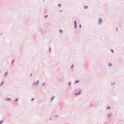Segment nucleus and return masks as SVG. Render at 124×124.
<instances>
[{
	"instance_id": "f257e3e1",
	"label": "nucleus",
	"mask_w": 124,
	"mask_h": 124,
	"mask_svg": "<svg viewBox=\"0 0 124 124\" xmlns=\"http://www.w3.org/2000/svg\"><path fill=\"white\" fill-rule=\"evenodd\" d=\"M102 19L101 18H100L99 19V21L100 23H101L102 22Z\"/></svg>"
},
{
	"instance_id": "5701e85b",
	"label": "nucleus",
	"mask_w": 124,
	"mask_h": 124,
	"mask_svg": "<svg viewBox=\"0 0 124 124\" xmlns=\"http://www.w3.org/2000/svg\"><path fill=\"white\" fill-rule=\"evenodd\" d=\"M49 49H50V50H51V49H50V48H49Z\"/></svg>"
},
{
	"instance_id": "6ab92c4d",
	"label": "nucleus",
	"mask_w": 124,
	"mask_h": 124,
	"mask_svg": "<svg viewBox=\"0 0 124 124\" xmlns=\"http://www.w3.org/2000/svg\"><path fill=\"white\" fill-rule=\"evenodd\" d=\"M73 65H72V67H72V68L73 67Z\"/></svg>"
},
{
	"instance_id": "1a4fd4ad",
	"label": "nucleus",
	"mask_w": 124,
	"mask_h": 124,
	"mask_svg": "<svg viewBox=\"0 0 124 124\" xmlns=\"http://www.w3.org/2000/svg\"><path fill=\"white\" fill-rule=\"evenodd\" d=\"M112 65L111 64H109V66H111Z\"/></svg>"
},
{
	"instance_id": "9d476101",
	"label": "nucleus",
	"mask_w": 124,
	"mask_h": 124,
	"mask_svg": "<svg viewBox=\"0 0 124 124\" xmlns=\"http://www.w3.org/2000/svg\"><path fill=\"white\" fill-rule=\"evenodd\" d=\"M3 121L2 120L0 122V124H1V123L3 122Z\"/></svg>"
},
{
	"instance_id": "f03ea898",
	"label": "nucleus",
	"mask_w": 124,
	"mask_h": 124,
	"mask_svg": "<svg viewBox=\"0 0 124 124\" xmlns=\"http://www.w3.org/2000/svg\"><path fill=\"white\" fill-rule=\"evenodd\" d=\"M81 93V92L80 91H79L78 93H76L75 94V95H79Z\"/></svg>"
},
{
	"instance_id": "0eeeda50",
	"label": "nucleus",
	"mask_w": 124,
	"mask_h": 124,
	"mask_svg": "<svg viewBox=\"0 0 124 124\" xmlns=\"http://www.w3.org/2000/svg\"><path fill=\"white\" fill-rule=\"evenodd\" d=\"M88 8V7L87 6H86L85 7V8Z\"/></svg>"
},
{
	"instance_id": "2eb2a0df",
	"label": "nucleus",
	"mask_w": 124,
	"mask_h": 124,
	"mask_svg": "<svg viewBox=\"0 0 124 124\" xmlns=\"http://www.w3.org/2000/svg\"><path fill=\"white\" fill-rule=\"evenodd\" d=\"M60 31L61 32H62V31L61 30H60Z\"/></svg>"
},
{
	"instance_id": "6e6552de",
	"label": "nucleus",
	"mask_w": 124,
	"mask_h": 124,
	"mask_svg": "<svg viewBox=\"0 0 124 124\" xmlns=\"http://www.w3.org/2000/svg\"><path fill=\"white\" fill-rule=\"evenodd\" d=\"M36 83L35 82H34V83H33V84H34V85H36Z\"/></svg>"
},
{
	"instance_id": "f3484780",
	"label": "nucleus",
	"mask_w": 124,
	"mask_h": 124,
	"mask_svg": "<svg viewBox=\"0 0 124 124\" xmlns=\"http://www.w3.org/2000/svg\"><path fill=\"white\" fill-rule=\"evenodd\" d=\"M18 100V99H17L16 100V101H17Z\"/></svg>"
},
{
	"instance_id": "20e7f679",
	"label": "nucleus",
	"mask_w": 124,
	"mask_h": 124,
	"mask_svg": "<svg viewBox=\"0 0 124 124\" xmlns=\"http://www.w3.org/2000/svg\"><path fill=\"white\" fill-rule=\"evenodd\" d=\"M39 82V80H38L36 82V84H38Z\"/></svg>"
},
{
	"instance_id": "39448f33",
	"label": "nucleus",
	"mask_w": 124,
	"mask_h": 124,
	"mask_svg": "<svg viewBox=\"0 0 124 124\" xmlns=\"http://www.w3.org/2000/svg\"><path fill=\"white\" fill-rule=\"evenodd\" d=\"M55 98V96H53V97L52 98V100H53V99L54 98Z\"/></svg>"
},
{
	"instance_id": "4be33fe9",
	"label": "nucleus",
	"mask_w": 124,
	"mask_h": 124,
	"mask_svg": "<svg viewBox=\"0 0 124 124\" xmlns=\"http://www.w3.org/2000/svg\"><path fill=\"white\" fill-rule=\"evenodd\" d=\"M80 27H81V25H80Z\"/></svg>"
},
{
	"instance_id": "423d86ee",
	"label": "nucleus",
	"mask_w": 124,
	"mask_h": 124,
	"mask_svg": "<svg viewBox=\"0 0 124 124\" xmlns=\"http://www.w3.org/2000/svg\"><path fill=\"white\" fill-rule=\"evenodd\" d=\"M3 83H4V81H3L1 83V85H2V84H3Z\"/></svg>"
},
{
	"instance_id": "f8f14e48",
	"label": "nucleus",
	"mask_w": 124,
	"mask_h": 124,
	"mask_svg": "<svg viewBox=\"0 0 124 124\" xmlns=\"http://www.w3.org/2000/svg\"><path fill=\"white\" fill-rule=\"evenodd\" d=\"M74 23H75V25L76 24V23H77L76 22V21H75L74 22Z\"/></svg>"
},
{
	"instance_id": "a211bd4d",
	"label": "nucleus",
	"mask_w": 124,
	"mask_h": 124,
	"mask_svg": "<svg viewBox=\"0 0 124 124\" xmlns=\"http://www.w3.org/2000/svg\"><path fill=\"white\" fill-rule=\"evenodd\" d=\"M34 100V99L33 98V99H32L31 100H32V101H33Z\"/></svg>"
},
{
	"instance_id": "4468645a",
	"label": "nucleus",
	"mask_w": 124,
	"mask_h": 124,
	"mask_svg": "<svg viewBox=\"0 0 124 124\" xmlns=\"http://www.w3.org/2000/svg\"><path fill=\"white\" fill-rule=\"evenodd\" d=\"M75 28H76L77 27V25L76 24H75Z\"/></svg>"
},
{
	"instance_id": "aec40b11",
	"label": "nucleus",
	"mask_w": 124,
	"mask_h": 124,
	"mask_svg": "<svg viewBox=\"0 0 124 124\" xmlns=\"http://www.w3.org/2000/svg\"><path fill=\"white\" fill-rule=\"evenodd\" d=\"M111 51H112V52H113V50L112 49L111 50Z\"/></svg>"
},
{
	"instance_id": "dca6fc26",
	"label": "nucleus",
	"mask_w": 124,
	"mask_h": 124,
	"mask_svg": "<svg viewBox=\"0 0 124 124\" xmlns=\"http://www.w3.org/2000/svg\"><path fill=\"white\" fill-rule=\"evenodd\" d=\"M61 6V5L60 4H59L58 5V6L59 7H60V6Z\"/></svg>"
},
{
	"instance_id": "b1692460",
	"label": "nucleus",
	"mask_w": 124,
	"mask_h": 124,
	"mask_svg": "<svg viewBox=\"0 0 124 124\" xmlns=\"http://www.w3.org/2000/svg\"><path fill=\"white\" fill-rule=\"evenodd\" d=\"M49 49H50V50H51V49H50V48H49Z\"/></svg>"
},
{
	"instance_id": "ddd939ff",
	"label": "nucleus",
	"mask_w": 124,
	"mask_h": 124,
	"mask_svg": "<svg viewBox=\"0 0 124 124\" xmlns=\"http://www.w3.org/2000/svg\"><path fill=\"white\" fill-rule=\"evenodd\" d=\"M111 116V114H109V115L108 116V117H109L110 116Z\"/></svg>"
},
{
	"instance_id": "9b49d317",
	"label": "nucleus",
	"mask_w": 124,
	"mask_h": 124,
	"mask_svg": "<svg viewBox=\"0 0 124 124\" xmlns=\"http://www.w3.org/2000/svg\"><path fill=\"white\" fill-rule=\"evenodd\" d=\"M79 82V81L78 80V81H76V83H77L78 82Z\"/></svg>"
},
{
	"instance_id": "7ed1b4c3",
	"label": "nucleus",
	"mask_w": 124,
	"mask_h": 124,
	"mask_svg": "<svg viewBox=\"0 0 124 124\" xmlns=\"http://www.w3.org/2000/svg\"><path fill=\"white\" fill-rule=\"evenodd\" d=\"M6 100L7 101H10L11 100V99L10 98H8Z\"/></svg>"
},
{
	"instance_id": "412c9836",
	"label": "nucleus",
	"mask_w": 124,
	"mask_h": 124,
	"mask_svg": "<svg viewBox=\"0 0 124 124\" xmlns=\"http://www.w3.org/2000/svg\"><path fill=\"white\" fill-rule=\"evenodd\" d=\"M110 108V107H108V109H109Z\"/></svg>"
}]
</instances>
